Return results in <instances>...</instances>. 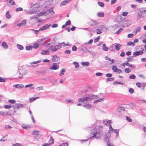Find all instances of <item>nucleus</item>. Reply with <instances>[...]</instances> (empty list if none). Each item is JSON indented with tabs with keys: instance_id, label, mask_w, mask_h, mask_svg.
<instances>
[{
	"instance_id": "7ed1b4c3",
	"label": "nucleus",
	"mask_w": 146,
	"mask_h": 146,
	"mask_svg": "<svg viewBox=\"0 0 146 146\" xmlns=\"http://www.w3.org/2000/svg\"><path fill=\"white\" fill-rule=\"evenodd\" d=\"M32 134L34 136V137L36 139H38L42 136L41 133L38 130L33 131L32 133Z\"/></svg>"
},
{
	"instance_id": "423d86ee",
	"label": "nucleus",
	"mask_w": 146,
	"mask_h": 146,
	"mask_svg": "<svg viewBox=\"0 0 146 146\" xmlns=\"http://www.w3.org/2000/svg\"><path fill=\"white\" fill-rule=\"evenodd\" d=\"M61 48V46L59 44L55 45L54 46H51L50 47L49 49L50 50H51V51L52 52H55L58 49Z\"/></svg>"
},
{
	"instance_id": "864d4df0",
	"label": "nucleus",
	"mask_w": 146,
	"mask_h": 146,
	"mask_svg": "<svg viewBox=\"0 0 146 146\" xmlns=\"http://www.w3.org/2000/svg\"><path fill=\"white\" fill-rule=\"evenodd\" d=\"M68 103H73V102L72 100H69L68 99H66L65 100Z\"/></svg>"
},
{
	"instance_id": "6ab92c4d",
	"label": "nucleus",
	"mask_w": 146,
	"mask_h": 146,
	"mask_svg": "<svg viewBox=\"0 0 146 146\" xmlns=\"http://www.w3.org/2000/svg\"><path fill=\"white\" fill-rule=\"evenodd\" d=\"M105 58L106 60H108L109 61L111 62V63L109 64H111L113 63H114V60L113 59H111L107 56H106L105 57Z\"/></svg>"
},
{
	"instance_id": "aec40b11",
	"label": "nucleus",
	"mask_w": 146,
	"mask_h": 146,
	"mask_svg": "<svg viewBox=\"0 0 146 146\" xmlns=\"http://www.w3.org/2000/svg\"><path fill=\"white\" fill-rule=\"evenodd\" d=\"M104 139L106 142H109L110 141V137L108 136L106 134L104 135Z\"/></svg>"
},
{
	"instance_id": "f704fd0d",
	"label": "nucleus",
	"mask_w": 146,
	"mask_h": 146,
	"mask_svg": "<svg viewBox=\"0 0 146 146\" xmlns=\"http://www.w3.org/2000/svg\"><path fill=\"white\" fill-rule=\"evenodd\" d=\"M22 127L23 128L25 129H29L30 127V126H29L25 124H23L22 125Z\"/></svg>"
},
{
	"instance_id": "a878e982",
	"label": "nucleus",
	"mask_w": 146,
	"mask_h": 146,
	"mask_svg": "<svg viewBox=\"0 0 146 146\" xmlns=\"http://www.w3.org/2000/svg\"><path fill=\"white\" fill-rule=\"evenodd\" d=\"M102 49L103 50L108 51V50L109 48L108 47L106 46L105 44H103L102 45Z\"/></svg>"
},
{
	"instance_id": "3c124183",
	"label": "nucleus",
	"mask_w": 146,
	"mask_h": 146,
	"mask_svg": "<svg viewBox=\"0 0 146 146\" xmlns=\"http://www.w3.org/2000/svg\"><path fill=\"white\" fill-rule=\"evenodd\" d=\"M127 44L129 46H130L131 45L132 46H134L135 44V43H134V42H133L129 41L127 43Z\"/></svg>"
},
{
	"instance_id": "f257e3e1",
	"label": "nucleus",
	"mask_w": 146,
	"mask_h": 146,
	"mask_svg": "<svg viewBox=\"0 0 146 146\" xmlns=\"http://www.w3.org/2000/svg\"><path fill=\"white\" fill-rule=\"evenodd\" d=\"M102 127H96L92 129L91 131V134L93 135L92 137L90 138H95L99 139L103 135Z\"/></svg>"
},
{
	"instance_id": "ea45409f",
	"label": "nucleus",
	"mask_w": 146,
	"mask_h": 146,
	"mask_svg": "<svg viewBox=\"0 0 146 146\" xmlns=\"http://www.w3.org/2000/svg\"><path fill=\"white\" fill-rule=\"evenodd\" d=\"M98 4L100 6L102 7H104V3L98 1Z\"/></svg>"
},
{
	"instance_id": "052dcab7",
	"label": "nucleus",
	"mask_w": 146,
	"mask_h": 146,
	"mask_svg": "<svg viewBox=\"0 0 146 146\" xmlns=\"http://www.w3.org/2000/svg\"><path fill=\"white\" fill-rule=\"evenodd\" d=\"M4 107L5 109H7L11 108V106L9 105H5Z\"/></svg>"
},
{
	"instance_id": "c03bdc74",
	"label": "nucleus",
	"mask_w": 146,
	"mask_h": 146,
	"mask_svg": "<svg viewBox=\"0 0 146 146\" xmlns=\"http://www.w3.org/2000/svg\"><path fill=\"white\" fill-rule=\"evenodd\" d=\"M111 131H113L114 133H118L119 132V129H111Z\"/></svg>"
},
{
	"instance_id": "69168bd1",
	"label": "nucleus",
	"mask_w": 146,
	"mask_h": 146,
	"mask_svg": "<svg viewBox=\"0 0 146 146\" xmlns=\"http://www.w3.org/2000/svg\"><path fill=\"white\" fill-rule=\"evenodd\" d=\"M100 36H98L96 38H95L94 40V42L95 43H96V42H97L98 41L99 39H100Z\"/></svg>"
},
{
	"instance_id": "39448f33",
	"label": "nucleus",
	"mask_w": 146,
	"mask_h": 146,
	"mask_svg": "<svg viewBox=\"0 0 146 146\" xmlns=\"http://www.w3.org/2000/svg\"><path fill=\"white\" fill-rule=\"evenodd\" d=\"M146 15V12L145 10H143L141 11L140 13H138L137 14V19L138 20H140L141 18H145L146 16H144V15Z\"/></svg>"
},
{
	"instance_id": "4d7b16f0",
	"label": "nucleus",
	"mask_w": 146,
	"mask_h": 146,
	"mask_svg": "<svg viewBox=\"0 0 146 146\" xmlns=\"http://www.w3.org/2000/svg\"><path fill=\"white\" fill-rule=\"evenodd\" d=\"M23 10V9L21 7H19L17 8L15 11L17 12H19V11H22Z\"/></svg>"
},
{
	"instance_id": "20e7f679",
	"label": "nucleus",
	"mask_w": 146,
	"mask_h": 146,
	"mask_svg": "<svg viewBox=\"0 0 146 146\" xmlns=\"http://www.w3.org/2000/svg\"><path fill=\"white\" fill-rule=\"evenodd\" d=\"M19 76L18 78H22L23 75L26 74L25 70L22 67H20L19 68Z\"/></svg>"
},
{
	"instance_id": "b1692460",
	"label": "nucleus",
	"mask_w": 146,
	"mask_h": 146,
	"mask_svg": "<svg viewBox=\"0 0 146 146\" xmlns=\"http://www.w3.org/2000/svg\"><path fill=\"white\" fill-rule=\"evenodd\" d=\"M126 66L130 67L133 69H135L136 68V67L135 65L130 64L128 62H127V63L126 64Z\"/></svg>"
},
{
	"instance_id": "7c9ffc66",
	"label": "nucleus",
	"mask_w": 146,
	"mask_h": 146,
	"mask_svg": "<svg viewBox=\"0 0 146 146\" xmlns=\"http://www.w3.org/2000/svg\"><path fill=\"white\" fill-rule=\"evenodd\" d=\"M133 56H128L127 58V62H131L133 60Z\"/></svg>"
},
{
	"instance_id": "603ef678",
	"label": "nucleus",
	"mask_w": 146,
	"mask_h": 146,
	"mask_svg": "<svg viewBox=\"0 0 146 146\" xmlns=\"http://www.w3.org/2000/svg\"><path fill=\"white\" fill-rule=\"evenodd\" d=\"M123 30V29L122 28H120L116 32V33L117 34H119L120 33H121Z\"/></svg>"
},
{
	"instance_id": "e433bc0d",
	"label": "nucleus",
	"mask_w": 146,
	"mask_h": 146,
	"mask_svg": "<svg viewBox=\"0 0 146 146\" xmlns=\"http://www.w3.org/2000/svg\"><path fill=\"white\" fill-rule=\"evenodd\" d=\"M118 69L115 66H113L112 67V70L114 72H117V70Z\"/></svg>"
},
{
	"instance_id": "49530a36",
	"label": "nucleus",
	"mask_w": 146,
	"mask_h": 146,
	"mask_svg": "<svg viewBox=\"0 0 146 146\" xmlns=\"http://www.w3.org/2000/svg\"><path fill=\"white\" fill-rule=\"evenodd\" d=\"M17 47L18 49L21 50H22L23 49V46L20 44H17Z\"/></svg>"
},
{
	"instance_id": "4468645a",
	"label": "nucleus",
	"mask_w": 146,
	"mask_h": 146,
	"mask_svg": "<svg viewBox=\"0 0 146 146\" xmlns=\"http://www.w3.org/2000/svg\"><path fill=\"white\" fill-rule=\"evenodd\" d=\"M136 85L139 88H140L141 87H143V88L142 89V90H143L144 89L145 86L146 85V84L145 83H141L139 82H137L136 83Z\"/></svg>"
},
{
	"instance_id": "a211bd4d",
	"label": "nucleus",
	"mask_w": 146,
	"mask_h": 146,
	"mask_svg": "<svg viewBox=\"0 0 146 146\" xmlns=\"http://www.w3.org/2000/svg\"><path fill=\"white\" fill-rule=\"evenodd\" d=\"M115 50H117V51L119 50L121 47V46L119 43H115Z\"/></svg>"
},
{
	"instance_id": "393cba45",
	"label": "nucleus",
	"mask_w": 146,
	"mask_h": 146,
	"mask_svg": "<svg viewBox=\"0 0 146 146\" xmlns=\"http://www.w3.org/2000/svg\"><path fill=\"white\" fill-rule=\"evenodd\" d=\"M141 28L140 27H139L135 28L133 31V33L136 34L141 29Z\"/></svg>"
},
{
	"instance_id": "1a4fd4ad",
	"label": "nucleus",
	"mask_w": 146,
	"mask_h": 146,
	"mask_svg": "<svg viewBox=\"0 0 146 146\" xmlns=\"http://www.w3.org/2000/svg\"><path fill=\"white\" fill-rule=\"evenodd\" d=\"M88 24L91 26H94L98 25L99 22L95 20L90 19V21L88 22Z\"/></svg>"
},
{
	"instance_id": "72a5a7b5",
	"label": "nucleus",
	"mask_w": 146,
	"mask_h": 146,
	"mask_svg": "<svg viewBox=\"0 0 146 146\" xmlns=\"http://www.w3.org/2000/svg\"><path fill=\"white\" fill-rule=\"evenodd\" d=\"M124 71L125 73H128L131 72V70L130 68H126L125 69Z\"/></svg>"
},
{
	"instance_id": "5fc2aeb1",
	"label": "nucleus",
	"mask_w": 146,
	"mask_h": 146,
	"mask_svg": "<svg viewBox=\"0 0 146 146\" xmlns=\"http://www.w3.org/2000/svg\"><path fill=\"white\" fill-rule=\"evenodd\" d=\"M38 47V44L37 43H35L33 45V47L34 48H37Z\"/></svg>"
},
{
	"instance_id": "338daca9",
	"label": "nucleus",
	"mask_w": 146,
	"mask_h": 146,
	"mask_svg": "<svg viewBox=\"0 0 146 146\" xmlns=\"http://www.w3.org/2000/svg\"><path fill=\"white\" fill-rule=\"evenodd\" d=\"M126 119L129 122H131L132 121V119H130L129 117L128 116H126Z\"/></svg>"
},
{
	"instance_id": "e2e57ef3",
	"label": "nucleus",
	"mask_w": 146,
	"mask_h": 146,
	"mask_svg": "<svg viewBox=\"0 0 146 146\" xmlns=\"http://www.w3.org/2000/svg\"><path fill=\"white\" fill-rule=\"evenodd\" d=\"M8 102L9 103H13V104L15 103L16 102V101L14 100H9Z\"/></svg>"
},
{
	"instance_id": "c9c22d12",
	"label": "nucleus",
	"mask_w": 146,
	"mask_h": 146,
	"mask_svg": "<svg viewBox=\"0 0 146 146\" xmlns=\"http://www.w3.org/2000/svg\"><path fill=\"white\" fill-rule=\"evenodd\" d=\"M39 98V97H32L30 98L29 100L30 102H32Z\"/></svg>"
},
{
	"instance_id": "13d9d810",
	"label": "nucleus",
	"mask_w": 146,
	"mask_h": 146,
	"mask_svg": "<svg viewBox=\"0 0 146 146\" xmlns=\"http://www.w3.org/2000/svg\"><path fill=\"white\" fill-rule=\"evenodd\" d=\"M65 24L67 26V25H68V26L70 25H71V23L70 21L69 20L68 21H67L66 22V23H65Z\"/></svg>"
},
{
	"instance_id": "79ce46f5",
	"label": "nucleus",
	"mask_w": 146,
	"mask_h": 146,
	"mask_svg": "<svg viewBox=\"0 0 146 146\" xmlns=\"http://www.w3.org/2000/svg\"><path fill=\"white\" fill-rule=\"evenodd\" d=\"M104 15V13H103L99 12L97 13V15L99 17H103Z\"/></svg>"
},
{
	"instance_id": "5701e85b",
	"label": "nucleus",
	"mask_w": 146,
	"mask_h": 146,
	"mask_svg": "<svg viewBox=\"0 0 146 146\" xmlns=\"http://www.w3.org/2000/svg\"><path fill=\"white\" fill-rule=\"evenodd\" d=\"M26 21L25 20H23L20 23L17 24V26L19 27L23 26L26 24Z\"/></svg>"
},
{
	"instance_id": "cd10ccee",
	"label": "nucleus",
	"mask_w": 146,
	"mask_h": 146,
	"mask_svg": "<svg viewBox=\"0 0 146 146\" xmlns=\"http://www.w3.org/2000/svg\"><path fill=\"white\" fill-rule=\"evenodd\" d=\"M115 44H112L109 48V50L111 51H113L115 50Z\"/></svg>"
},
{
	"instance_id": "412c9836",
	"label": "nucleus",
	"mask_w": 146,
	"mask_h": 146,
	"mask_svg": "<svg viewBox=\"0 0 146 146\" xmlns=\"http://www.w3.org/2000/svg\"><path fill=\"white\" fill-rule=\"evenodd\" d=\"M13 86H15V88H22L24 87V86L23 84H15L14 86L13 85Z\"/></svg>"
},
{
	"instance_id": "f3484780",
	"label": "nucleus",
	"mask_w": 146,
	"mask_h": 146,
	"mask_svg": "<svg viewBox=\"0 0 146 146\" xmlns=\"http://www.w3.org/2000/svg\"><path fill=\"white\" fill-rule=\"evenodd\" d=\"M71 0H65L61 2L60 5L61 6H64L70 1Z\"/></svg>"
},
{
	"instance_id": "6e6d98bb",
	"label": "nucleus",
	"mask_w": 146,
	"mask_h": 146,
	"mask_svg": "<svg viewBox=\"0 0 146 146\" xmlns=\"http://www.w3.org/2000/svg\"><path fill=\"white\" fill-rule=\"evenodd\" d=\"M77 49L76 46L75 45H74L72 48V50L73 51H75L77 50Z\"/></svg>"
},
{
	"instance_id": "9d476101",
	"label": "nucleus",
	"mask_w": 146,
	"mask_h": 146,
	"mask_svg": "<svg viewBox=\"0 0 146 146\" xmlns=\"http://www.w3.org/2000/svg\"><path fill=\"white\" fill-rule=\"evenodd\" d=\"M107 29L106 27H105L104 25H102L99 26L96 29L97 31H106Z\"/></svg>"
},
{
	"instance_id": "774afa93",
	"label": "nucleus",
	"mask_w": 146,
	"mask_h": 146,
	"mask_svg": "<svg viewBox=\"0 0 146 146\" xmlns=\"http://www.w3.org/2000/svg\"><path fill=\"white\" fill-rule=\"evenodd\" d=\"M59 146H68V144L67 143H63L60 145Z\"/></svg>"
},
{
	"instance_id": "bb28decb",
	"label": "nucleus",
	"mask_w": 146,
	"mask_h": 146,
	"mask_svg": "<svg viewBox=\"0 0 146 146\" xmlns=\"http://www.w3.org/2000/svg\"><path fill=\"white\" fill-rule=\"evenodd\" d=\"M83 107L86 108L87 109H90L92 107V106L90 104H87L83 105Z\"/></svg>"
},
{
	"instance_id": "680f3d73",
	"label": "nucleus",
	"mask_w": 146,
	"mask_h": 146,
	"mask_svg": "<svg viewBox=\"0 0 146 146\" xmlns=\"http://www.w3.org/2000/svg\"><path fill=\"white\" fill-rule=\"evenodd\" d=\"M129 92L131 94H133L134 92V90L133 88H130L129 89Z\"/></svg>"
},
{
	"instance_id": "0e129e2a",
	"label": "nucleus",
	"mask_w": 146,
	"mask_h": 146,
	"mask_svg": "<svg viewBox=\"0 0 146 146\" xmlns=\"http://www.w3.org/2000/svg\"><path fill=\"white\" fill-rule=\"evenodd\" d=\"M112 74L110 73H108L106 75V76L107 77H111L112 76Z\"/></svg>"
},
{
	"instance_id": "4c0bfd02",
	"label": "nucleus",
	"mask_w": 146,
	"mask_h": 146,
	"mask_svg": "<svg viewBox=\"0 0 146 146\" xmlns=\"http://www.w3.org/2000/svg\"><path fill=\"white\" fill-rule=\"evenodd\" d=\"M6 17L7 19H9L11 17V15L9 14V11H7L6 14Z\"/></svg>"
},
{
	"instance_id": "09e8293b",
	"label": "nucleus",
	"mask_w": 146,
	"mask_h": 146,
	"mask_svg": "<svg viewBox=\"0 0 146 146\" xmlns=\"http://www.w3.org/2000/svg\"><path fill=\"white\" fill-rule=\"evenodd\" d=\"M117 110L119 111H120L121 110L124 111L125 110V108L123 107H118Z\"/></svg>"
},
{
	"instance_id": "0eeeda50",
	"label": "nucleus",
	"mask_w": 146,
	"mask_h": 146,
	"mask_svg": "<svg viewBox=\"0 0 146 146\" xmlns=\"http://www.w3.org/2000/svg\"><path fill=\"white\" fill-rule=\"evenodd\" d=\"M87 43L86 42L82 44L80 47V50L82 51H84V52H88L89 51V50L88 49L86 46V45H87Z\"/></svg>"
},
{
	"instance_id": "c756f323",
	"label": "nucleus",
	"mask_w": 146,
	"mask_h": 146,
	"mask_svg": "<svg viewBox=\"0 0 146 146\" xmlns=\"http://www.w3.org/2000/svg\"><path fill=\"white\" fill-rule=\"evenodd\" d=\"M104 100V98H101L97 100H95L94 102V103H96L98 102H99L103 101Z\"/></svg>"
},
{
	"instance_id": "bf43d9fd",
	"label": "nucleus",
	"mask_w": 146,
	"mask_h": 146,
	"mask_svg": "<svg viewBox=\"0 0 146 146\" xmlns=\"http://www.w3.org/2000/svg\"><path fill=\"white\" fill-rule=\"evenodd\" d=\"M32 48V46H27L26 47V49L27 50H31Z\"/></svg>"
},
{
	"instance_id": "c85d7f7f",
	"label": "nucleus",
	"mask_w": 146,
	"mask_h": 146,
	"mask_svg": "<svg viewBox=\"0 0 146 146\" xmlns=\"http://www.w3.org/2000/svg\"><path fill=\"white\" fill-rule=\"evenodd\" d=\"M111 123V120H108V121L104 120L103 121V123L106 125H108V124H110Z\"/></svg>"
},
{
	"instance_id": "a18cd8bd",
	"label": "nucleus",
	"mask_w": 146,
	"mask_h": 146,
	"mask_svg": "<svg viewBox=\"0 0 146 146\" xmlns=\"http://www.w3.org/2000/svg\"><path fill=\"white\" fill-rule=\"evenodd\" d=\"M45 13L44 12H41L40 13H39L38 15H36V16H35V17L36 18H37L38 17H39L40 16L42 15H44Z\"/></svg>"
},
{
	"instance_id": "58836bf2",
	"label": "nucleus",
	"mask_w": 146,
	"mask_h": 146,
	"mask_svg": "<svg viewBox=\"0 0 146 146\" xmlns=\"http://www.w3.org/2000/svg\"><path fill=\"white\" fill-rule=\"evenodd\" d=\"M54 0H48L47 1H46V4H47V5H51L52 3V1Z\"/></svg>"
},
{
	"instance_id": "2f4dec72",
	"label": "nucleus",
	"mask_w": 146,
	"mask_h": 146,
	"mask_svg": "<svg viewBox=\"0 0 146 146\" xmlns=\"http://www.w3.org/2000/svg\"><path fill=\"white\" fill-rule=\"evenodd\" d=\"M2 46L5 48H7L8 47V45L5 42L2 43Z\"/></svg>"
},
{
	"instance_id": "f03ea898",
	"label": "nucleus",
	"mask_w": 146,
	"mask_h": 146,
	"mask_svg": "<svg viewBox=\"0 0 146 146\" xmlns=\"http://www.w3.org/2000/svg\"><path fill=\"white\" fill-rule=\"evenodd\" d=\"M98 98V97L97 95L91 94L83 98H79L78 99V101L79 102H84L85 101L88 102L94 99H96Z\"/></svg>"
},
{
	"instance_id": "2eb2a0df",
	"label": "nucleus",
	"mask_w": 146,
	"mask_h": 146,
	"mask_svg": "<svg viewBox=\"0 0 146 146\" xmlns=\"http://www.w3.org/2000/svg\"><path fill=\"white\" fill-rule=\"evenodd\" d=\"M54 139L53 138L50 136V140L48 141V143H46V146H50L51 144H52L54 143Z\"/></svg>"
},
{
	"instance_id": "4be33fe9",
	"label": "nucleus",
	"mask_w": 146,
	"mask_h": 146,
	"mask_svg": "<svg viewBox=\"0 0 146 146\" xmlns=\"http://www.w3.org/2000/svg\"><path fill=\"white\" fill-rule=\"evenodd\" d=\"M8 5H13L15 4V3L13 0H7Z\"/></svg>"
},
{
	"instance_id": "ddd939ff",
	"label": "nucleus",
	"mask_w": 146,
	"mask_h": 146,
	"mask_svg": "<svg viewBox=\"0 0 146 146\" xmlns=\"http://www.w3.org/2000/svg\"><path fill=\"white\" fill-rule=\"evenodd\" d=\"M52 59L53 62H57L59 61L60 58L58 56H57L56 55H54L52 56Z\"/></svg>"
},
{
	"instance_id": "dca6fc26",
	"label": "nucleus",
	"mask_w": 146,
	"mask_h": 146,
	"mask_svg": "<svg viewBox=\"0 0 146 146\" xmlns=\"http://www.w3.org/2000/svg\"><path fill=\"white\" fill-rule=\"evenodd\" d=\"M23 107V104H16L15 106H13V108L15 109H18Z\"/></svg>"
},
{
	"instance_id": "de8ad7c7",
	"label": "nucleus",
	"mask_w": 146,
	"mask_h": 146,
	"mask_svg": "<svg viewBox=\"0 0 146 146\" xmlns=\"http://www.w3.org/2000/svg\"><path fill=\"white\" fill-rule=\"evenodd\" d=\"M114 79V78L113 77H110V78H107L106 79V81L108 82L110 81L113 80Z\"/></svg>"
},
{
	"instance_id": "6e6552de",
	"label": "nucleus",
	"mask_w": 146,
	"mask_h": 146,
	"mask_svg": "<svg viewBox=\"0 0 146 146\" xmlns=\"http://www.w3.org/2000/svg\"><path fill=\"white\" fill-rule=\"evenodd\" d=\"M47 5V4L46 5ZM46 5V15L47 14H50L51 15H53L54 13V12L53 10V7H52L50 8V9H47V7Z\"/></svg>"
},
{
	"instance_id": "8fccbe9b",
	"label": "nucleus",
	"mask_w": 146,
	"mask_h": 146,
	"mask_svg": "<svg viewBox=\"0 0 146 146\" xmlns=\"http://www.w3.org/2000/svg\"><path fill=\"white\" fill-rule=\"evenodd\" d=\"M129 78L130 79H134L135 78L136 76L134 74H132L129 76Z\"/></svg>"
},
{
	"instance_id": "9b49d317",
	"label": "nucleus",
	"mask_w": 146,
	"mask_h": 146,
	"mask_svg": "<svg viewBox=\"0 0 146 146\" xmlns=\"http://www.w3.org/2000/svg\"><path fill=\"white\" fill-rule=\"evenodd\" d=\"M143 50H140L139 51L134 52L133 53V57H135L139 55H141L143 54Z\"/></svg>"
},
{
	"instance_id": "a19ab883",
	"label": "nucleus",
	"mask_w": 146,
	"mask_h": 146,
	"mask_svg": "<svg viewBox=\"0 0 146 146\" xmlns=\"http://www.w3.org/2000/svg\"><path fill=\"white\" fill-rule=\"evenodd\" d=\"M73 64L75 65V66L76 68H78L79 67V64L77 62H74Z\"/></svg>"
},
{
	"instance_id": "f8f14e48",
	"label": "nucleus",
	"mask_w": 146,
	"mask_h": 146,
	"mask_svg": "<svg viewBox=\"0 0 146 146\" xmlns=\"http://www.w3.org/2000/svg\"><path fill=\"white\" fill-rule=\"evenodd\" d=\"M59 68V66L56 63H54L51 67L50 68V69L52 70H56L58 69Z\"/></svg>"
},
{
	"instance_id": "473e14b6",
	"label": "nucleus",
	"mask_w": 146,
	"mask_h": 146,
	"mask_svg": "<svg viewBox=\"0 0 146 146\" xmlns=\"http://www.w3.org/2000/svg\"><path fill=\"white\" fill-rule=\"evenodd\" d=\"M66 71V70L65 68H64L62 69L60 71V72L59 74L60 76H62L64 75V73Z\"/></svg>"
},
{
	"instance_id": "37998d69",
	"label": "nucleus",
	"mask_w": 146,
	"mask_h": 146,
	"mask_svg": "<svg viewBox=\"0 0 146 146\" xmlns=\"http://www.w3.org/2000/svg\"><path fill=\"white\" fill-rule=\"evenodd\" d=\"M81 64L84 66H88L89 65V63L88 62H82Z\"/></svg>"
}]
</instances>
